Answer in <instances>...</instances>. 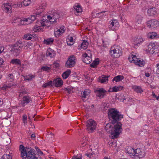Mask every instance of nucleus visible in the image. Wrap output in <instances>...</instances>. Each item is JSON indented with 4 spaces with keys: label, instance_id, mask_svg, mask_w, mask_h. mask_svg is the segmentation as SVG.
<instances>
[{
    "label": "nucleus",
    "instance_id": "obj_1",
    "mask_svg": "<svg viewBox=\"0 0 159 159\" xmlns=\"http://www.w3.org/2000/svg\"><path fill=\"white\" fill-rule=\"evenodd\" d=\"M108 115L110 123L106 124L105 129L111 134L112 139L117 138L122 131V125L120 121L123 118V115L114 108L108 109Z\"/></svg>",
    "mask_w": 159,
    "mask_h": 159
},
{
    "label": "nucleus",
    "instance_id": "obj_2",
    "mask_svg": "<svg viewBox=\"0 0 159 159\" xmlns=\"http://www.w3.org/2000/svg\"><path fill=\"white\" fill-rule=\"evenodd\" d=\"M61 13L58 11L54 10L50 11L49 15L47 16V18L48 20L51 24H53L54 22H57V20L61 16Z\"/></svg>",
    "mask_w": 159,
    "mask_h": 159
},
{
    "label": "nucleus",
    "instance_id": "obj_3",
    "mask_svg": "<svg viewBox=\"0 0 159 159\" xmlns=\"http://www.w3.org/2000/svg\"><path fill=\"white\" fill-rule=\"evenodd\" d=\"M122 49L121 47L117 46L114 48H111L110 49V53L112 57L118 58L122 54Z\"/></svg>",
    "mask_w": 159,
    "mask_h": 159
},
{
    "label": "nucleus",
    "instance_id": "obj_4",
    "mask_svg": "<svg viewBox=\"0 0 159 159\" xmlns=\"http://www.w3.org/2000/svg\"><path fill=\"white\" fill-rule=\"evenodd\" d=\"M23 47V43L20 42L16 43L12 47L11 51L15 56H17L19 55L22 50Z\"/></svg>",
    "mask_w": 159,
    "mask_h": 159
},
{
    "label": "nucleus",
    "instance_id": "obj_5",
    "mask_svg": "<svg viewBox=\"0 0 159 159\" xmlns=\"http://www.w3.org/2000/svg\"><path fill=\"white\" fill-rule=\"evenodd\" d=\"M128 60L131 63H134L136 65L141 67H143L145 64V62L143 60L137 58L136 56L132 54L129 56Z\"/></svg>",
    "mask_w": 159,
    "mask_h": 159
},
{
    "label": "nucleus",
    "instance_id": "obj_6",
    "mask_svg": "<svg viewBox=\"0 0 159 159\" xmlns=\"http://www.w3.org/2000/svg\"><path fill=\"white\" fill-rule=\"evenodd\" d=\"M158 47L153 43H150L147 46L146 51L150 53L153 54L157 53L158 51Z\"/></svg>",
    "mask_w": 159,
    "mask_h": 159
},
{
    "label": "nucleus",
    "instance_id": "obj_7",
    "mask_svg": "<svg viewBox=\"0 0 159 159\" xmlns=\"http://www.w3.org/2000/svg\"><path fill=\"white\" fill-rule=\"evenodd\" d=\"M145 155V152L143 149L137 148L135 149V153L133 155V158L134 159H140Z\"/></svg>",
    "mask_w": 159,
    "mask_h": 159
},
{
    "label": "nucleus",
    "instance_id": "obj_8",
    "mask_svg": "<svg viewBox=\"0 0 159 159\" xmlns=\"http://www.w3.org/2000/svg\"><path fill=\"white\" fill-rule=\"evenodd\" d=\"M96 128V123L92 119L88 120L87 122L86 128L89 132H92Z\"/></svg>",
    "mask_w": 159,
    "mask_h": 159
},
{
    "label": "nucleus",
    "instance_id": "obj_9",
    "mask_svg": "<svg viewBox=\"0 0 159 159\" xmlns=\"http://www.w3.org/2000/svg\"><path fill=\"white\" fill-rule=\"evenodd\" d=\"M119 26V23L116 19H112L108 22V28L110 30L115 31Z\"/></svg>",
    "mask_w": 159,
    "mask_h": 159
},
{
    "label": "nucleus",
    "instance_id": "obj_10",
    "mask_svg": "<svg viewBox=\"0 0 159 159\" xmlns=\"http://www.w3.org/2000/svg\"><path fill=\"white\" fill-rule=\"evenodd\" d=\"M75 58L73 55L70 56L66 63V66L67 68H71L74 66L75 64Z\"/></svg>",
    "mask_w": 159,
    "mask_h": 159
},
{
    "label": "nucleus",
    "instance_id": "obj_11",
    "mask_svg": "<svg viewBox=\"0 0 159 159\" xmlns=\"http://www.w3.org/2000/svg\"><path fill=\"white\" fill-rule=\"evenodd\" d=\"M94 92L97 96L102 98L104 97L107 91L103 88H97L95 90Z\"/></svg>",
    "mask_w": 159,
    "mask_h": 159
},
{
    "label": "nucleus",
    "instance_id": "obj_12",
    "mask_svg": "<svg viewBox=\"0 0 159 159\" xmlns=\"http://www.w3.org/2000/svg\"><path fill=\"white\" fill-rule=\"evenodd\" d=\"M41 13H39L36 15V16H31L30 17L27 18H24V21H25V25L30 24L32 23L36 19V17H39V16L41 15Z\"/></svg>",
    "mask_w": 159,
    "mask_h": 159
},
{
    "label": "nucleus",
    "instance_id": "obj_13",
    "mask_svg": "<svg viewBox=\"0 0 159 159\" xmlns=\"http://www.w3.org/2000/svg\"><path fill=\"white\" fill-rule=\"evenodd\" d=\"M28 149L30 150L27 152V159H38V157L36 156L35 150L31 148H29Z\"/></svg>",
    "mask_w": 159,
    "mask_h": 159
},
{
    "label": "nucleus",
    "instance_id": "obj_14",
    "mask_svg": "<svg viewBox=\"0 0 159 159\" xmlns=\"http://www.w3.org/2000/svg\"><path fill=\"white\" fill-rule=\"evenodd\" d=\"M144 41L143 38L140 36L135 38L133 40V44L134 47L136 48L139 47Z\"/></svg>",
    "mask_w": 159,
    "mask_h": 159
},
{
    "label": "nucleus",
    "instance_id": "obj_15",
    "mask_svg": "<svg viewBox=\"0 0 159 159\" xmlns=\"http://www.w3.org/2000/svg\"><path fill=\"white\" fill-rule=\"evenodd\" d=\"M148 26L152 28L157 27L159 25V21L155 20H152L148 21Z\"/></svg>",
    "mask_w": 159,
    "mask_h": 159
},
{
    "label": "nucleus",
    "instance_id": "obj_16",
    "mask_svg": "<svg viewBox=\"0 0 159 159\" xmlns=\"http://www.w3.org/2000/svg\"><path fill=\"white\" fill-rule=\"evenodd\" d=\"M20 151L21 152V157L23 159H25L27 157V153L25 147L22 144L20 146Z\"/></svg>",
    "mask_w": 159,
    "mask_h": 159
},
{
    "label": "nucleus",
    "instance_id": "obj_17",
    "mask_svg": "<svg viewBox=\"0 0 159 159\" xmlns=\"http://www.w3.org/2000/svg\"><path fill=\"white\" fill-rule=\"evenodd\" d=\"M82 60L84 62L87 64H89L92 61V57L87 56L86 53H84L82 54Z\"/></svg>",
    "mask_w": 159,
    "mask_h": 159
},
{
    "label": "nucleus",
    "instance_id": "obj_18",
    "mask_svg": "<svg viewBox=\"0 0 159 159\" xmlns=\"http://www.w3.org/2000/svg\"><path fill=\"white\" fill-rule=\"evenodd\" d=\"M32 101V99L30 96H24L23 97V100L22 102V105L24 107L26 105L29 103V102Z\"/></svg>",
    "mask_w": 159,
    "mask_h": 159
},
{
    "label": "nucleus",
    "instance_id": "obj_19",
    "mask_svg": "<svg viewBox=\"0 0 159 159\" xmlns=\"http://www.w3.org/2000/svg\"><path fill=\"white\" fill-rule=\"evenodd\" d=\"M17 85V84L14 82L10 83H6V85H4L1 88L2 90H6L8 88H15Z\"/></svg>",
    "mask_w": 159,
    "mask_h": 159
},
{
    "label": "nucleus",
    "instance_id": "obj_20",
    "mask_svg": "<svg viewBox=\"0 0 159 159\" xmlns=\"http://www.w3.org/2000/svg\"><path fill=\"white\" fill-rule=\"evenodd\" d=\"M12 23H16L15 25H25V21L24 19L22 20L20 18L17 17L14 18L13 19V22Z\"/></svg>",
    "mask_w": 159,
    "mask_h": 159
},
{
    "label": "nucleus",
    "instance_id": "obj_21",
    "mask_svg": "<svg viewBox=\"0 0 159 159\" xmlns=\"http://www.w3.org/2000/svg\"><path fill=\"white\" fill-rule=\"evenodd\" d=\"M63 81L62 79L60 78H57L54 79L53 84L56 87H59L63 85Z\"/></svg>",
    "mask_w": 159,
    "mask_h": 159
},
{
    "label": "nucleus",
    "instance_id": "obj_22",
    "mask_svg": "<svg viewBox=\"0 0 159 159\" xmlns=\"http://www.w3.org/2000/svg\"><path fill=\"white\" fill-rule=\"evenodd\" d=\"M147 13L149 16H153L157 14L156 8L153 7L148 9V10Z\"/></svg>",
    "mask_w": 159,
    "mask_h": 159
},
{
    "label": "nucleus",
    "instance_id": "obj_23",
    "mask_svg": "<svg viewBox=\"0 0 159 159\" xmlns=\"http://www.w3.org/2000/svg\"><path fill=\"white\" fill-rule=\"evenodd\" d=\"M123 89L122 86H119L116 87V86L113 87L112 88H110L108 90L109 92H116L118 91L122 90Z\"/></svg>",
    "mask_w": 159,
    "mask_h": 159
},
{
    "label": "nucleus",
    "instance_id": "obj_24",
    "mask_svg": "<svg viewBox=\"0 0 159 159\" xmlns=\"http://www.w3.org/2000/svg\"><path fill=\"white\" fill-rule=\"evenodd\" d=\"M46 55L47 57H50L52 58L55 55V53L54 50L51 49L50 48H48L47 51Z\"/></svg>",
    "mask_w": 159,
    "mask_h": 159
},
{
    "label": "nucleus",
    "instance_id": "obj_25",
    "mask_svg": "<svg viewBox=\"0 0 159 159\" xmlns=\"http://www.w3.org/2000/svg\"><path fill=\"white\" fill-rule=\"evenodd\" d=\"M90 91L88 89H86L84 92H82L81 97L82 98L83 100H84L83 98H87V97H88L89 95V94L90 93Z\"/></svg>",
    "mask_w": 159,
    "mask_h": 159
},
{
    "label": "nucleus",
    "instance_id": "obj_26",
    "mask_svg": "<svg viewBox=\"0 0 159 159\" xmlns=\"http://www.w3.org/2000/svg\"><path fill=\"white\" fill-rule=\"evenodd\" d=\"M109 77V75H103L102 76V77L99 78L98 81L102 83H104L106 82H108V78Z\"/></svg>",
    "mask_w": 159,
    "mask_h": 159
},
{
    "label": "nucleus",
    "instance_id": "obj_27",
    "mask_svg": "<svg viewBox=\"0 0 159 159\" xmlns=\"http://www.w3.org/2000/svg\"><path fill=\"white\" fill-rule=\"evenodd\" d=\"M11 9V4L10 3H5L3 10L6 12H9Z\"/></svg>",
    "mask_w": 159,
    "mask_h": 159
},
{
    "label": "nucleus",
    "instance_id": "obj_28",
    "mask_svg": "<svg viewBox=\"0 0 159 159\" xmlns=\"http://www.w3.org/2000/svg\"><path fill=\"white\" fill-rule=\"evenodd\" d=\"M135 149L134 150L131 147H128L127 148L126 152L128 154H130V156L133 157V155H134L135 153Z\"/></svg>",
    "mask_w": 159,
    "mask_h": 159
},
{
    "label": "nucleus",
    "instance_id": "obj_29",
    "mask_svg": "<svg viewBox=\"0 0 159 159\" xmlns=\"http://www.w3.org/2000/svg\"><path fill=\"white\" fill-rule=\"evenodd\" d=\"M7 83H9V82H13V81L14 80V76L12 74H9L7 77Z\"/></svg>",
    "mask_w": 159,
    "mask_h": 159
},
{
    "label": "nucleus",
    "instance_id": "obj_30",
    "mask_svg": "<svg viewBox=\"0 0 159 159\" xmlns=\"http://www.w3.org/2000/svg\"><path fill=\"white\" fill-rule=\"evenodd\" d=\"M107 14V13L106 11H103L98 13H97L96 14V16L94 17H98L99 18H102L103 16H106Z\"/></svg>",
    "mask_w": 159,
    "mask_h": 159
},
{
    "label": "nucleus",
    "instance_id": "obj_31",
    "mask_svg": "<svg viewBox=\"0 0 159 159\" xmlns=\"http://www.w3.org/2000/svg\"><path fill=\"white\" fill-rule=\"evenodd\" d=\"M32 44L31 43L27 42L25 43L24 44L23 43V47L22 48L24 49L28 50V48L30 49L31 47H32Z\"/></svg>",
    "mask_w": 159,
    "mask_h": 159
},
{
    "label": "nucleus",
    "instance_id": "obj_32",
    "mask_svg": "<svg viewBox=\"0 0 159 159\" xmlns=\"http://www.w3.org/2000/svg\"><path fill=\"white\" fill-rule=\"evenodd\" d=\"M124 78L123 75H118L114 77L112 80L115 81L116 82H119Z\"/></svg>",
    "mask_w": 159,
    "mask_h": 159
},
{
    "label": "nucleus",
    "instance_id": "obj_33",
    "mask_svg": "<svg viewBox=\"0 0 159 159\" xmlns=\"http://www.w3.org/2000/svg\"><path fill=\"white\" fill-rule=\"evenodd\" d=\"M11 63L13 64L16 65H20L21 64V62L20 60L17 58L12 59L11 61Z\"/></svg>",
    "mask_w": 159,
    "mask_h": 159
},
{
    "label": "nucleus",
    "instance_id": "obj_34",
    "mask_svg": "<svg viewBox=\"0 0 159 159\" xmlns=\"http://www.w3.org/2000/svg\"><path fill=\"white\" fill-rule=\"evenodd\" d=\"M71 71L70 70H66V71L64 72V73L62 75V76L63 77V78L64 79H67Z\"/></svg>",
    "mask_w": 159,
    "mask_h": 159
},
{
    "label": "nucleus",
    "instance_id": "obj_35",
    "mask_svg": "<svg viewBox=\"0 0 159 159\" xmlns=\"http://www.w3.org/2000/svg\"><path fill=\"white\" fill-rule=\"evenodd\" d=\"M143 17L140 15H138L136 17V23L138 24H140L142 21Z\"/></svg>",
    "mask_w": 159,
    "mask_h": 159
},
{
    "label": "nucleus",
    "instance_id": "obj_36",
    "mask_svg": "<svg viewBox=\"0 0 159 159\" xmlns=\"http://www.w3.org/2000/svg\"><path fill=\"white\" fill-rule=\"evenodd\" d=\"M89 43L87 41L84 40L81 44V47L82 48L85 49L87 48Z\"/></svg>",
    "mask_w": 159,
    "mask_h": 159
},
{
    "label": "nucleus",
    "instance_id": "obj_37",
    "mask_svg": "<svg viewBox=\"0 0 159 159\" xmlns=\"http://www.w3.org/2000/svg\"><path fill=\"white\" fill-rule=\"evenodd\" d=\"M34 38V36L28 33L24 35L23 38L26 40H30Z\"/></svg>",
    "mask_w": 159,
    "mask_h": 159
},
{
    "label": "nucleus",
    "instance_id": "obj_38",
    "mask_svg": "<svg viewBox=\"0 0 159 159\" xmlns=\"http://www.w3.org/2000/svg\"><path fill=\"white\" fill-rule=\"evenodd\" d=\"M74 7L75 10L77 13H78L82 12V9L80 5L78 4L77 5H75L74 6Z\"/></svg>",
    "mask_w": 159,
    "mask_h": 159
},
{
    "label": "nucleus",
    "instance_id": "obj_39",
    "mask_svg": "<svg viewBox=\"0 0 159 159\" xmlns=\"http://www.w3.org/2000/svg\"><path fill=\"white\" fill-rule=\"evenodd\" d=\"M134 91L137 93H141L143 91L141 88L139 86H135L134 87Z\"/></svg>",
    "mask_w": 159,
    "mask_h": 159
},
{
    "label": "nucleus",
    "instance_id": "obj_40",
    "mask_svg": "<svg viewBox=\"0 0 159 159\" xmlns=\"http://www.w3.org/2000/svg\"><path fill=\"white\" fill-rule=\"evenodd\" d=\"M35 77L34 75H32V74H30L24 76L25 80H30L34 78Z\"/></svg>",
    "mask_w": 159,
    "mask_h": 159
},
{
    "label": "nucleus",
    "instance_id": "obj_41",
    "mask_svg": "<svg viewBox=\"0 0 159 159\" xmlns=\"http://www.w3.org/2000/svg\"><path fill=\"white\" fill-rule=\"evenodd\" d=\"M54 41V39L52 38H49L44 41V43L47 45H48L52 44Z\"/></svg>",
    "mask_w": 159,
    "mask_h": 159
},
{
    "label": "nucleus",
    "instance_id": "obj_42",
    "mask_svg": "<svg viewBox=\"0 0 159 159\" xmlns=\"http://www.w3.org/2000/svg\"><path fill=\"white\" fill-rule=\"evenodd\" d=\"M157 34V33L155 32H152L148 34V37L150 39H153L156 37Z\"/></svg>",
    "mask_w": 159,
    "mask_h": 159
},
{
    "label": "nucleus",
    "instance_id": "obj_43",
    "mask_svg": "<svg viewBox=\"0 0 159 159\" xmlns=\"http://www.w3.org/2000/svg\"><path fill=\"white\" fill-rule=\"evenodd\" d=\"M52 81L51 80L48 82L44 84H43L42 87L44 88H46L48 86H51L52 87Z\"/></svg>",
    "mask_w": 159,
    "mask_h": 159
},
{
    "label": "nucleus",
    "instance_id": "obj_44",
    "mask_svg": "<svg viewBox=\"0 0 159 159\" xmlns=\"http://www.w3.org/2000/svg\"><path fill=\"white\" fill-rule=\"evenodd\" d=\"M1 159H12V157L9 154H4L2 156Z\"/></svg>",
    "mask_w": 159,
    "mask_h": 159
},
{
    "label": "nucleus",
    "instance_id": "obj_45",
    "mask_svg": "<svg viewBox=\"0 0 159 159\" xmlns=\"http://www.w3.org/2000/svg\"><path fill=\"white\" fill-rule=\"evenodd\" d=\"M31 2V0H24L23 2V5L25 6H28L30 3Z\"/></svg>",
    "mask_w": 159,
    "mask_h": 159
},
{
    "label": "nucleus",
    "instance_id": "obj_46",
    "mask_svg": "<svg viewBox=\"0 0 159 159\" xmlns=\"http://www.w3.org/2000/svg\"><path fill=\"white\" fill-rule=\"evenodd\" d=\"M60 29L58 30L57 31H54V35L56 37H58L60 35L61 33Z\"/></svg>",
    "mask_w": 159,
    "mask_h": 159
},
{
    "label": "nucleus",
    "instance_id": "obj_47",
    "mask_svg": "<svg viewBox=\"0 0 159 159\" xmlns=\"http://www.w3.org/2000/svg\"><path fill=\"white\" fill-rule=\"evenodd\" d=\"M41 69L44 71H48L50 70L51 68L47 66H44L42 67Z\"/></svg>",
    "mask_w": 159,
    "mask_h": 159
},
{
    "label": "nucleus",
    "instance_id": "obj_48",
    "mask_svg": "<svg viewBox=\"0 0 159 159\" xmlns=\"http://www.w3.org/2000/svg\"><path fill=\"white\" fill-rule=\"evenodd\" d=\"M23 121L24 124L26 123L27 122V116L25 115H24L23 116Z\"/></svg>",
    "mask_w": 159,
    "mask_h": 159
},
{
    "label": "nucleus",
    "instance_id": "obj_49",
    "mask_svg": "<svg viewBox=\"0 0 159 159\" xmlns=\"http://www.w3.org/2000/svg\"><path fill=\"white\" fill-rule=\"evenodd\" d=\"M84 53H86L87 55V56H90L92 57V54L91 53V51L89 50H87L86 51V52Z\"/></svg>",
    "mask_w": 159,
    "mask_h": 159
},
{
    "label": "nucleus",
    "instance_id": "obj_50",
    "mask_svg": "<svg viewBox=\"0 0 159 159\" xmlns=\"http://www.w3.org/2000/svg\"><path fill=\"white\" fill-rule=\"evenodd\" d=\"M156 67L157 68V70H156V74H159V63H157L156 64Z\"/></svg>",
    "mask_w": 159,
    "mask_h": 159
},
{
    "label": "nucleus",
    "instance_id": "obj_51",
    "mask_svg": "<svg viewBox=\"0 0 159 159\" xmlns=\"http://www.w3.org/2000/svg\"><path fill=\"white\" fill-rule=\"evenodd\" d=\"M93 62L96 65V66H97L99 64V60L98 59V58H97V59H95Z\"/></svg>",
    "mask_w": 159,
    "mask_h": 159
},
{
    "label": "nucleus",
    "instance_id": "obj_52",
    "mask_svg": "<svg viewBox=\"0 0 159 159\" xmlns=\"http://www.w3.org/2000/svg\"><path fill=\"white\" fill-rule=\"evenodd\" d=\"M65 90L67 91L69 94H70L71 93V90L70 88H65Z\"/></svg>",
    "mask_w": 159,
    "mask_h": 159
},
{
    "label": "nucleus",
    "instance_id": "obj_53",
    "mask_svg": "<svg viewBox=\"0 0 159 159\" xmlns=\"http://www.w3.org/2000/svg\"><path fill=\"white\" fill-rule=\"evenodd\" d=\"M48 21V20H45L44 19H43L42 20V22H41L42 25V26H44V24H45L46 23H47Z\"/></svg>",
    "mask_w": 159,
    "mask_h": 159
},
{
    "label": "nucleus",
    "instance_id": "obj_54",
    "mask_svg": "<svg viewBox=\"0 0 159 159\" xmlns=\"http://www.w3.org/2000/svg\"><path fill=\"white\" fill-rule=\"evenodd\" d=\"M22 6V2H18L17 5V7H21Z\"/></svg>",
    "mask_w": 159,
    "mask_h": 159
},
{
    "label": "nucleus",
    "instance_id": "obj_55",
    "mask_svg": "<svg viewBox=\"0 0 159 159\" xmlns=\"http://www.w3.org/2000/svg\"><path fill=\"white\" fill-rule=\"evenodd\" d=\"M90 66L91 67L93 68H96L97 66L93 62L90 65Z\"/></svg>",
    "mask_w": 159,
    "mask_h": 159
},
{
    "label": "nucleus",
    "instance_id": "obj_56",
    "mask_svg": "<svg viewBox=\"0 0 159 159\" xmlns=\"http://www.w3.org/2000/svg\"><path fill=\"white\" fill-rule=\"evenodd\" d=\"M31 138L32 139L34 140L35 139V134H33L31 135Z\"/></svg>",
    "mask_w": 159,
    "mask_h": 159
},
{
    "label": "nucleus",
    "instance_id": "obj_57",
    "mask_svg": "<svg viewBox=\"0 0 159 159\" xmlns=\"http://www.w3.org/2000/svg\"><path fill=\"white\" fill-rule=\"evenodd\" d=\"M4 49V47L0 46V54L2 52Z\"/></svg>",
    "mask_w": 159,
    "mask_h": 159
},
{
    "label": "nucleus",
    "instance_id": "obj_58",
    "mask_svg": "<svg viewBox=\"0 0 159 159\" xmlns=\"http://www.w3.org/2000/svg\"><path fill=\"white\" fill-rule=\"evenodd\" d=\"M54 66L56 68L59 67V64L57 62H55L53 64Z\"/></svg>",
    "mask_w": 159,
    "mask_h": 159
},
{
    "label": "nucleus",
    "instance_id": "obj_59",
    "mask_svg": "<svg viewBox=\"0 0 159 159\" xmlns=\"http://www.w3.org/2000/svg\"><path fill=\"white\" fill-rule=\"evenodd\" d=\"M4 61L3 59L1 57H0V66L3 64Z\"/></svg>",
    "mask_w": 159,
    "mask_h": 159
},
{
    "label": "nucleus",
    "instance_id": "obj_60",
    "mask_svg": "<svg viewBox=\"0 0 159 159\" xmlns=\"http://www.w3.org/2000/svg\"><path fill=\"white\" fill-rule=\"evenodd\" d=\"M68 39L70 42H73L74 41L72 37H70Z\"/></svg>",
    "mask_w": 159,
    "mask_h": 159
},
{
    "label": "nucleus",
    "instance_id": "obj_61",
    "mask_svg": "<svg viewBox=\"0 0 159 159\" xmlns=\"http://www.w3.org/2000/svg\"><path fill=\"white\" fill-rule=\"evenodd\" d=\"M134 2L133 3L134 5H137L139 3V0H134Z\"/></svg>",
    "mask_w": 159,
    "mask_h": 159
},
{
    "label": "nucleus",
    "instance_id": "obj_62",
    "mask_svg": "<svg viewBox=\"0 0 159 159\" xmlns=\"http://www.w3.org/2000/svg\"><path fill=\"white\" fill-rule=\"evenodd\" d=\"M59 29H60V30H61V31L60 32H61V33H64V32L65 31V29H64V27H62V29H61V28Z\"/></svg>",
    "mask_w": 159,
    "mask_h": 159
},
{
    "label": "nucleus",
    "instance_id": "obj_63",
    "mask_svg": "<svg viewBox=\"0 0 159 159\" xmlns=\"http://www.w3.org/2000/svg\"><path fill=\"white\" fill-rule=\"evenodd\" d=\"M72 159H81V158L77 157L75 156H73Z\"/></svg>",
    "mask_w": 159,
    "mask_h": 159
},
{
    "label": "nucleus",
    "instance_id": "obj_64",
    "mask_svg": "<svg viewBox=\"0 0 159 159\" xmlns=\"http://www.w3.org/2000/svg\"><path fill=\"white\" fill-rule=\"evenodd\" d=\"M34 148L36 150L38 153L39 152V151L40 150L37 147L35 146Z\"/></svg>",
    "mask_w": 159,
    "mask_h": 159
}]
</instances>
